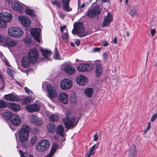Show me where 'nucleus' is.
I'll list each match as a JSON object with an SVG mask.
<instances>
[{"label":"nucleus","instance_id":"nucleus-9","mask_svg":"<svg viewBox=\"0 0 157 157\" xmlns=\"http://www.w3.org/2000/svg\"><path fill=\"white\" fill-rule=\"evenodd\" d=\"M94 66L92 64L81 63L77 67L78 70L81 72L90 71L94 68Z\"/></svg>","mask_w":157,"mask_h":157},{"label":"nucleus","instance_id":"nucleus-19","mask_svg":"<svg viewBox=\"0 0 157 157\" xmlns=\"http://www.w3.org/2000/svg\"><path fill=\"white\" fill-rule=\"evenodd\" d=\"M31 121L32 123L38 126L41 125L43 123V122L41 119L35 116L31 117Z\"/></svg>","mask_w":157,"mask_h":157},{"label":"nucleus","instance_id":"nucleus-32","mask_svg":"<svg viewBox=\"0 0 157 157\" xmlns=\"http://www.w3.org/2000/svg\"><path fill=\"white\" fill-rule=\"evenodd\" d=\"M49 121L51 122H54L59 120V115L57 114H52L49 116Z\"/></svg>","mask_w":157,"mask_h":157},{"label":"nucleus","instance_id":"nucleus-60","mask_svg":"<svg viewBox=\"0 0 157 157\" xmlns=\"http://www.w3.org/2000/svg\"><path fill=\"white\" fill-rule=\"evenodd\" d=\"M4 41V37L1 35H0V43H2Z\"/></svg>","mask_w":157,"mask_h":157},{"label":"nucleus","instance_id":"nucleus-34","mask_svg":"<svg viewBox=\"0 0 157 157\" xmlns=\"http://www.w3.org/2000/svg\"><path fill=\"white\" fill-rule=\"evenodd\" d=\"M94 91V89L92 88H88L84 90L85 94L88 97H91L92 96Z\"/></svg>","mask_w":157,"mask_h":157},{"label":"nucleus","instance_id":"nucleus-26","mask_svg":"<svg viewBox=\"0 0 157 157\" xmlns=\"http://www.w3.org/2000/svg\"><path fill=\"white\" fill-rule=\"evenodd\" d=\"M137 151L136 147L135 145H132L129 150V153L128 157H136V155Z\"/></svg>","mask_w":157,"mask_h":157},{"label":"nucleus","instance_id":"nucleus-47","mask_svg":"<svg viewBox=\"0 0 157 157\" xmlns=\"http://www.w3.org/2000/svg\"><path fill=\"white\" fill-rule=\"evenodd\" d=\"M7 72L11 77H13V74L14 73V71H13L10 68H9L7 69Z\"/></svg>","mask_w":157,"mask_h":157},{"label":"nucleus","instance_id":"nucleus-56","mask_svg":"<svg viewBox=\"0 0 157 157\" xmlns=\"http://www.w3.org/2000/svg\"><path fill=\"white\" fill-rule=\"evenodd\" d=\"M38 131L37 128H34V129L32 131V132L33 134H36L37 132Z\"/></svg>","mask_w":157,"mask_h":157},{"label":"nucleus","instance_id":"nucleus-7","mask_svg":"<svg viewBox=\"0 0 157 157\" xmlns=\"http://www.w3.org/2000/svg\"><path fill=\"white\" fill-rule=\"evenodd\" d=\"M28 58L33 63V64H35L37 61L38 57V52L35 49H31L29 50L28 53Z\"/></svg>","mask_w":157,"mask_h":157},{"label":"nucleus","instance_id":"nucleus-45","mask_svg":"<svg viewBox=\"0 0 157 157\" xmlns=\"http://www.w3.org/2000/svg\"><path fill=\"white\" fill-rule=\"evenodd\" d=\"M96 13V15L99 14L101 11V9L98 6H95L93 9Z\"/></svg>","mask_w":157,"mask_h":157},{"label":"nucleus","instance_id":"nucleus-5","mask_svg":"<svg viewBox=\"0 0 157 157\" xmlns=\"http://www.w3.org/2000/svg\"><path fill=\"white\" fill-rule=\"evenodd\" d=\"M50 146V143L46 139L40 140L36 144V150L40 152H43L47 150Z\"/></svg>","mask_w":157,"mask_h":157},{"label":"nucleus","instance_id":"nucleus-20","mask_svg":"<svg viewBox=\"0 0 157 157\" xmlns=\"http://www.w3.org/2000/svg\"><path fill=\"white\" fill-rule=\"evenodd\" d=\"M98 147V144H94L89 149L88 152L85 155V157H90L91 156L94 155L95 153L94 151Z\"/></svg>","mask_w":157,"mask_h":157},{"label":"nucleus","instance_id":"nucleus-28","mask_svg":"<svg viewBox=\"0 0 157 157\" xmlns=\"http://www.w3.org/2000/svg\"><path fill=\"white\" fill-rule=\"evenodd\" d=\"M7 106L10 109L15 112L19 110L20 108L18 105L14 103H10L8 104Z\"/></svg>","mask_w":157,"mask_h":157},{"label":"nucleus","instance_id":"nucleus-8","mask_svg":"<svg viewBox=\"0 0 157 157\" xmlns=\"http://www.w3.org/2000/svg\"><path fill=\"white\" fill-rule=\"evenodd\" d=\"M47 90L48 97L50 98L57 97L58 96L56 87L51 84L47 86Z\"/></svg>","mask_w":157,"mask_h":157},{"label":"nucleus","instance_id":"nucleus-18","mask_svg":"<svg viewBox=\"0 0 157 157\" xmlns=\"http://www.w3.org/2000/svg\"><path fill=\"white\" fill-rule=\"evenodd\" d=\"M64 69L66 73L69 75L73 74L76 72L74 67L68 64H66L65 65Z\"/></svg>","mask_w":157,"mask_h":157},{"label":"nucleus","instance_id":"nucleus-25","mask_svg":"<svg viewBox=\"0 0 157 157\" xmlns=\"http://www.w3.org/2000/svg\"><path fill=\"white\" fill-rule=\"evenodd\" d=\"M33 64V63L29 60L28 57H24L21 59L22 66L25 68L27 67L29 64Z\"/></svg>","mask_w":157,"mask_h":157},{"label":"nucleus","instance_id":"nucleus-6","mask_svg":"<svg viewBox=\"0 0 157 157\" xmlns=\"http://www.w3.org/2000/svg\"><path fill=\"white\" fill-rule=\"evenodd\" d=\"M23 31L21 28L17 27L10 28L8 30V34L11 37L17 38L21 37L23 34Z\"/></svg>","mask_w":157,"mask_h":157},{"label":"nucleus","instance_id":"nucleus-41","mask_svg":"<svg viewBox=\"0 0 157 157\" xmlns=\"http://www.w3.org/2000/svg\"><path fill=\"white\" fill-rule=\"evenodd\" d=\"M37 136H36L34 135L32 136L31 137L30 142L32 144L34 145L37 142Z\"/></svg>","mask_w":157,"mask_h":157},{"label":"nucleus","instance_id":"nucleus-21","mask_svg":"<svg viewBox=\"0 0 157 157\" xmlns=\"http://www.w3.org/2000/svg\"><path fill=\"white\" fill-rule=\"evenodd\" d=\"M98 147V144H94L89 149L88 152L85 155V157H90L91 156L94 155L95 153L94 151Z\"/></svg>","mask_w":157,"mask_h":157},{"label":"nucleus","instance_id":"nucleus-64","mask_svg":"<svg viewBox=\"0 0 157 157\" xmlns=\"http://www.w3.org/2000/svg\"><path fill=\"white\" fill-rule=\"evenodd\" d=\"M59 138V136H54V139L56 140H58Z\"/></svg>","mask_w":157,"mask_h":157},{"label":"nucleus","instance_id":"nucleus-42","mask_svg":"<svg viewBox=\"0 0 157 157\" xmlns=\"http://www.w3.org/2000/svg\"><path fill=\"white\" fill-rule=\"evenodd\" d=\"M130 16L133 17H138L139 16V14L137 11L135 9H132L130 12Z\"/></svg>","mask_w":157,"mask_h":157},{"label":"nucleus","instance_id":"nucleus-44","mask_svg":"<svg viewBox=\"0 0 157 157\" xmlns=\"http://www.w3.org/2000/svg\"><path fill=\"white\" fill-rule=\"evenodd\" d=\"M7 105L6 102L2 100H0V109L4 108Z\"/></svg>","mask_w":157,"mask_h":157},{"label":"nucleus","instance_id":"nucleus-58","mask_svg":"<svg viewBox=\"0 0 157 157\" xmlns=\"http://www.w3.org/2000/svg\"><path fill=\"white\" fill-rule=\"evenodd\" d=\"M150 128L151 127H150L147 126L146 129H145L144 131V134H146L147 133V131H148V130L150 129Z\"/></svg>","mask_w":157,"mask_h":157},{"label":"nucleus","instance_id":"nucleus-16","mask_svg":"<svg viewBox=\"0 0 157 157\" xmlns=\"http://www.w3.org/2000/svg\"><path fill=\"white\" fill-rule=\"evenodd\" d=\"M112 20V16L110 13H108L107 15L104 18L102 24V27H104L109 25Z\"/></svg>","mask_w":157,"mask_h":157},{"label":"nucleus","instance_id":"nucleus-14","mask_svg":"<svg viewBox=\"0 0 157 157\" xmlns=\"http://www.w3.org/2000/svg\"><path fill=\"white\" fill-rule=\"evenodd\" d=\"M40 106L39 104H34L32 105H28L26 106V108L29 112L33 113L39 111Z\"/></svg>","mask_w":157,"mask_h":157},{"label":"nucleus","instance_id":"nucleus-55","mask_svg":"<svg viewBox=\"0 0 157 157\" xmlns=\"http://www.w3.org/2000/svg\"><path fill=\"white\" fill-rule=\"evenodd\" d=\"M156 30L155 29H153L151 30V36H153L155 34V33Z\"/></svg>","mask_w":157,"mask_h":157},{"label":"nucleus","instance_id":"nucleus-15","mask_svg":"<svg viewBox=\"0 0 157 157\" xmlns=\"http://www.w3.org/2000/svg\"><path fill=\"white\" fill-rule=\"evenodd\" d=\"M10 120L11 123L16 126H19L21 123V120L20 117L15 114L12 115Z\"/></svg>","mask_w":157,"mask_h":157},{"label":"nucleus","instance_id":"nucleus-59","mask_svg":"<svg viewBox=\"0 0 157 157\" xmlns=\"http://www.w3.org/2000/svg\"><path fill=\"white\" fill-rule=\"evenodd\" d=\"M98 135L97 134H94V141H96L98 140Z\"/></svg>","mask_w":157,"mask_h":157},{"label":"nucleus","instance_id":"nucleus-37","mask_svg":"<svg viewBox=\"0 0 157 157\" xmlns=\"http://www.w3.org/2000/svg\"><path fill=\"white\" fill-rule=\"evenodd\" d=\"M56 127L54 124H49L47 125V129L48 132L52 133L56 130Z\"/></svg>","mask_w":157,"mask_h":157},{"label":"nucleus","instance_id":"nucleus-23","mask_svg":"<svg viewBox=\"0 0 157 157\" xmlns=\"http://www.w3.org/2000/svg\"><path fill=\"white\" fill-rule=\"evenodd\" d=\"M41 52L43 56L48 60H51V59L49 58L50 56L52 54L51 51L47 49H43L41 50Z\"/></svg>","mask_w":157,"mask_h":157},{"label":"nucleus","instance_id":"nucleus-36","mask_svg":"<svg viewBox=\"0 0 157 157\" xmlns=\"http://www.w3.org/2000/svg\"><path fill=\"white\" fill-rule=\"evenodd\" d=\"M61 38L64 42L66 43H68L69 39V35L67 32V30L66 33H63L62 35Z\"/></svg>","mask_w":157,"mask_h":157},{"label":"nucleus","instance_id":"nucleus-63","mask_svg":"<svg viewBox=\"0 0 157 157\" xmlns=\"http://www.w3.org/2000/svg\"><path fill=\"white\" fill-rule=\"evenodd\" d=\"M113 42L115 44H116L117 43V37H115L114 38V39L113 40Z\"/></svg>","mask_w":157,"mask_h":157},{"label":"nucleus","instance_id":"nucleus-49","mask_svg":"<svg viewBox=\"0 0 157 157\" xmlns=\"http://www.w3.org/2000/svg\"><path fill=\"white\" fill-rule=\"evenodd\" d=\"M25 92L28 94H30L33 93V92L26 87H25Z\"/></svg>","mask_w":157,"mask_h":157},{"label":"nucleus","instance_id":"nucleus-22","mask_svg":"<svg viewBox=\"0 0 157 157\" xmlns=\"http://www.w3.org/2000/svg\"><path fill=\"white\" fill-rule=\"evenodd\" d=\"M59 99L63 103L66 104L68 103V96L67 94L65 93H62L59 94Z\"/></svg>","mask_w":157,"mask_h":157},{"label":"nucleus","instance_id":"nucleus-51","mask_svg":"<svg viewBox=\"0 0 157 157\" xmlns=\"http://www.w3.org/2000/svg\"><path fill=\"white\" fill-rule=\"evenodd\" d=\"M157 118V116L155 114L153 115L151 119V121L152 122L155 121V120Z\"/></svg>","mask_w":157,"mask_h":157},{"label":"nucleus","instance_id":"nucleus-61","mask_svg":"<svg viewBox=\"0 0 157 157\" xmlns=\"http://www.w3.org/2000/svg\"><path fill=\"white\" fill-rule=\"evenodd\" d=\"M75 43L76 45L77 46H79L80 44V40L78 39H76Z\"/></svg>","mask_w":157,"mask_h":157},{"label":"nucleus","instance_id":"nucleus-12","mask_svg":"<svg viewBox=\"0 0 157 157\" xmlns=\"http://www.w3.org/2000/svg\"><path fill=\"white\" fill-rule=\"evenodd\" d=\"M103 70L100 61H97L95 62V72L97 77H99L102 74Z\"/></svg>","mask_w":157,"mask_h":157},{"label":"nucleus","instance_id":"nucleus-57","mask_svg":"<svg viewBox=\"0 0 157 157\" xmlns=\"http://www.w3.org/2000/svg\"><path fill=\"white\" fill-rule=\"evenodd\" d=\"M103 59L106 60L108 58V55L107 53H104L103 55Z\"/></svg>","mask_w":157,"mask_h":157},{"label":"nucleus","instance_id":"nucleus-4","mask_svg":"<svg viewBox=\"0 0 157 157\" xmlns=\"http://www.w3.org/2000/svg\"><path fill=\"white\" fill-rule=\"evenodd\" d=\"M12 17L10 13L3 12L0 13V28H5L7 27L6 23L12 20Z\"/></svg>","mask_w":157,"mask_h":157},{"label":"nucleus","instance_id":"nucleus-53","mask_svg":"<svg viewBox=\"0 0 157 157\" xmlns=\"http://www.w3.org/2000/svg\"><path fill=\"white\" fill-rule=\"evenodd\" d=\"M60 31L62 33L63 32L64 30H65L66 28V26L65 25H64L63 26H60Z\"/></svg>","mask_w":157,"mask_h":157},{"label":"nucleus","instance_id":"nucleus-3","mask_svg":"<svg viewBox=\"0 0 157 157\" xmlns=\"http://www.w3.org/2000/svg\"><path fill=\"white\" fill-rule=\"evenodd\" d=\"M84 29V25L82 23L75 22L74 24V29L72 30V33L74 35L77 34L80 37H83L87 35Z\"/></svg>","mask_w":157,"mask_h":157},{"label":"nucleus","instance_id":"nucleus-62","mask_svg":"<svg viewBox=\"0 0 157 157\" xmlns=\"http://www.w3.org/2000/svg\"><path fill=\"white\" fill-rule=\"evenodd\" d=\"M103 45L104 46H107L108 45V43L106 41H104L102 42Z\"/></svg>","mask_w":157,"mask_h":157},{"label":"nucleus","instance_id":"nucleus-40","mask_svg":"<svg viewBox=\"0 0 157 157\" xmlns=\"http://www.w3.org/2000/svg\"><path fill=\"white\" fill-rule=\"evenodd\" d=\"M32 101L31 97H29L21 100V102L22 104H27Z\"/></svg>","mask_w":157,"mask_h":157},{"label":"nucleus","instance_id":"nucleus-2","mask_svg":"<svg viewBox=\"0 0 157 157\" xmlns=\"http://www.w3.org/2000/svg\"><path fill=\"white\" fill-rule=\"evenodd\" d=\"M31 130L30 127L27 125L24 124L22 126L18 132V137L21 141L24 142L28 140Z\"/></svg>","mask_w":157,"mask_h":157},{"label":"nucleus","instance_id":"nucleus-46","mask_svg":"<svg viewBox=\"0 0 157 157\" xmlns=\"http://www.w3.org/2000/svg\"><path fill=\"white\" fill-rule=\"evenodd\" d=\"M53 5H56L58 8H59L61 7V4L59 1L55 0L54 1L52 2Z\"/></svg>","mask_w":157,"mask_h":157},{"label":"nucleus","instance_id":"nucleus-50","mask_svg":"<svg viewBox=\"0 0 157 157\" xmlns=\"http://www.w3.org/2000/svg\"><path fill=\"white\" fill-rule=\"evenodd\" d=\"M86 6V4L85 3H83L81 6H78V9L79 10H80V11L82 10V9L84 7Z\"/></svg>","mask_w":157,"mask_h":157},{"label":"nucleus","instance_id":"nucleus-10","mask_svg":"<svg viewBox=\"0 0 157 157\" xmlns=\"http://www.w3.org/2000/svg\"><path fill=\"white\" fill-rule=\"evenodd\" d=\"M72 81L68 79L64 78L60 82V87L63 90H67L70 89L72 86Z\"/></svg>","mask_w":157,"mask_h":157},{"label":"nucleus","instance_id":"nucleus-31","mask_svg":"<svg viewBox=\"0 0 157 157\" xmlns=\"http://www.w3.org/2000/svg\"><path fill=\"white\" fill-rule=\"evenodd\" d=\"M58 145L56 143H54L53 147L51 148L49 154L47 155V157H52L56 152V150L58 147Z\"/></svg>","mask_w":157,"mask_h":157},{"label":"nucleus","instance_id":"nucleus-11","mask_svg":"<svg viewBox=\"0 0 157 157\" xmlns=\"http://www.w3.org/2000/svg\"><path fill=\"white\" fill-rule=\"evenodd\" d=\"M76 80L77 84L81 86L86 85L88 81V78L82 75L77 76L76 78Z\"/></svg>","mask_w":157,"mask_h":157},{"label":"nucleus","instance_id":"nucleus-38","mask_svg":"<svg viewBox=\"0 0 157 157\" xmlns=\"http://www.w3.org/2000/svg\"><path fill=\"white\" fill-rule=\"evenodd\" d=\"M13 114H14L12 113L11 112L8 110H6L3 113V116L4 118L6 119L9 118H10V119Z\"/></svg>","mask_w":157,"mask_h":157},{"label":"nucleus","instance_id":"nucleus-29","mask_svg":"<svg viewBox=\"0 0 157 157\" xmlns=\"http://www.w3.org/2000/svg\"><path fill=\"white\" fill-rule=\"evenodd\" d=\"M56 133L60 135L61 136L63 137L64 135V129L62 125H60L56 128Z\"/></svg>","mask_w":157,"mask_h":157},{"label":"nucleus","instance_id":"nucleus-43","mask_svg":"<svg viewBox=\"0 0 157 157\" xmlns=\"http://www.w3.org/2000/svg\"><path fill=\"white\" fill-rule=\"evenodd\" d=\"M54 57L57 59H60V56L59 54V51L57 48H56L55 49Z\"/></svg>","mask_w":157,"mask_h":157},{"label":"nucleus","instance_id":"nucleus-35","mask_svg":"<svg viewBox=\"0 0 157 157\" xmlns=\"http://www.w3.org/2000/svg\"><path fill=\"white\" fill-rule=\"evenodd\" d=\"M6 45L10 47L14 46L17 44V41L13 40H8L6 42Z\"/></svg>","mask_w":157,"mask_h":157},{"label":"nucleus","instance_id":"nucleus-1","mask_svg":"<svg viewBox=\"0 0 157 157\" xmlns=\"http://www.w3.org/2000/svg\"><path fill=\"white\" fill-rule=\"evenodd\" d=\"M66 114V117L63 120L65 127L67 129H72L77 124L78 120L75 122V113L72 111L69 110Z\"/></svg>","mask_w":157,"mask_h":157},{"label":"nucleus","instance_id":"nucleus-27","mask_svg":"<svg viewBox=\"0 0 157 157\" xmlns=\"http://www.w3.org/2000/svg\"><path fill=\"white\" fill-rule=\"evenodd\" d=\"M70 0H62L64 10L67 11H71V9L69 7Z\"/></svg>","mask_w":157,"mask_h":157},{"label":"nucleus","instance_id":"nucleus-24","mask_svg":"<svg viewBox=\"0 0 157 157\" xmlns=\"http://www.w3.org/2000/svg\"><path fill=\"white\" fill-rule=\"evenodd\" d=\"M5 98L6 99L10 101H19L20 100L19 98L16 96L10 94L5 95Z\"/></svg>","mask_w":157,"mask_h":157},{"label":"nucleus","instance_id":"nucleus-33","mask_svg":"<svg viewBox=\"0 0 157 157\" xmlns=\"http://www.w3.org/2000/svg\"><path fill=\"white\" fill-rule=\"evenodd\" d=\"M86 14L87 16L90 18L94 17L97 15L96 12L93 9L88 10Z\"/></svg>","mask_w":157,"mask_h":157},{"label":"nucleus","instance_id":"nucleus-39","mask_svg":"<svg viewBox=\"0 0 157 157\" xmlns=\"http://www.w3.org/2000/svg\"><path fill=\"white\" fill-rule=\"evenodd\" d=\"M25 13L28 15L33 17H35L36 15L34 13V11L33 10L26 9L25 10Z\"/></svg>","mask_w":157,"mask_h":157},{"label":"nucleus","instance_id":"nucleus-17","mask_svg":"<svg viewBox=\"0 0 157 157\" xmlns=\"http://www.w3.org/2000/svg\"><path fill=\"white\" fill-rule=\"evenodd\" d=\"M19 19L21 23L25 27L30 26L31 21L29 18L25 16H22L19 17Z\"/></svg>","mask_w":157,"mask_h":157},{"label":"nucleus","instance_id":"nucleus-13","mask_svg":"<svg viewBox=\"0 0 157 157\" xmlns=\"http://www.w3.org/2000/svg\"><path fill=\"white\" fill-rule=\"evenodd\" d=\"M41 31V29L39 28L33 29L30 31L32 35L33 36L35 39L39 43H40V33Z\"/></svg>","mask_w":157,"mask_h":157},{"label":"nucleus","instance_id":"nucleus-54","mask_svg":"<svg viewBox=\"0 0 157 157\" xmlns=\"http://www.w3.org/2000/svg\"><path fill=\"white\" fill-rule=\"evenodd\" d=\"M97 1H98L100 3H102L104 2H106L108 3H109L110 1L109 0H97Z\"/></svg>","mask_w":157,"mask_h":157},{"label":"nucleus","instance_id":"nucleus-48","mask_svg":"<svg viewBox=\"0 0 157 157\" xmlns=\"http://www.w3.org/2000/svg\"><path fill=\"white\" fill-rule=\"evenodd\" d=\"M101 50L100 48L95 47L92 49V51L93 52H99Z\"/></svg>","mask_w":157,"mask_h":157},{"label":"nucleus","instance_id":"nucleus-30","mask_svg":"<svg viewBox=\"0 0 157 157\" xmlns=\"http://www.w3.org/2000/svg\"><path fill=\"white\" fill-rule=\"evenodd\" d=\"M11 6L12 8L18 12H20L21 11L22 6L16 2H13L11 4Z\"/></svg>","mask_w":157,"mask_h":157},{"label":"nucleus","instance_id":"nucleus-52","mask_svg":"<svg viewBox=\"0 0 157 157\" xmlns=\"http://www.w3.org/2000/svg\"><path fill=\"white\" fill-rule=\"evenodd\" d=\"M19 151L21 157H27L25 155H26L25 153H24L22 151L20 150H19Z\"/></svg>","mask_w":157,"mask_h":157}]
</instances>
